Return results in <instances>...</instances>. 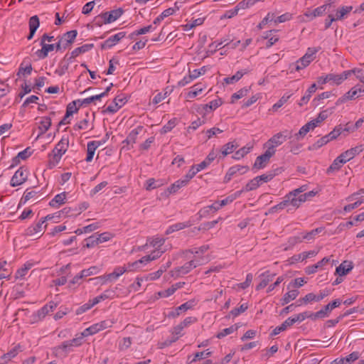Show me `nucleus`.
Instances as JSON below:
<instances>
[{"mask_svg":"<svg viewBox=\"0 0 364 364\" xmlns=\"http://www.w3.org/2000/svg\"><path fill=\"white\" fill-rule=\"evenodd\" d=\"M57 304L53 301L50 302L48 304L42 307L40 310L37 311L36 314L33 316V321H38L39 320L43 319L45 316L50 312L53 311L54 309H55Z\"/></svg>","mask_w":364,"mask_h":364,"instance_id":"7","label":"nucleus"},{"mask_svg":"<svg viewBox=\"0 0 364 364\" xmlns=\"http://www.w3.org/2000/svg\"><path fill=\"white\" fill-rule=\"evenodd\" d=\"M163 185V183L160 180H155L154 178H149L146 181V189L151 191L159 188Z\"/></svg>","mask_w":364,"mask_h":364,"instance_id":"54","label":"nucleus"},{"mask_svg":"<svg viewBox=\"0 0 364 364\" xmlns=\"http://www.w3.org/2000/svg\"><path fill=\"white\" fill-rule=\"evenodd\" d=\"M364 149L363 144L351 148L341 154V157L345 160L346 163L353 159L356 155L359 154Z\"/></svg>","mask_w":364,"mask_h":364,"instance_id":"10","label":"nucleus"},{"mask_svg":"<svg viewBox=\"0 0 364 364\" xmlns=\"http://www.w3.org/2000/svg\"><path fill=\"white\" fill-rule=\"evenodd\" d=\"M190 226H191V223L190 221L173 224L167 228V230H166V235H169L171 233H173V232L183 230L185 228H188Z\"/></svg>","mask_w":364,"mask_h":364,"instance_id":"29","label":"nucleus"},{"mask_svg":"<svg viewBox=\"0 0 364 364\" xmlns=\"http://www.w3.org/2000/svg\"><path fill=\"white\" fill-rule=\"evenodd\" d=\"M289 151L294 154H299L301 151L302 144L296 143L294 139L289 142Z\"/></svg>","mask_w":364,"mask_h":364,"instance_id":"61","label":"nucleus"},{"mask_svg":"<svg viewBox=\"0 0 364 364\" xmlns=\"http://www.w3.org/2000/svg\"><path fill=\"white\" fill-rule=\"evenodd\" d=\"M353 9V6H342L341 9H338L336 14V20L342 19L347 14L350 12Z\"/></svg>","mask_w":364,"mask_h":364,"instance_id":"52","label":"nucleus"},{"mask_svg":"<svg viewBox=\"0 0 364 364\" xmlns=\"http://www.w3.org/2000/svg\"><path fill=\"white\" fill-rule=\"evenodd\" d=\"M306 190V186H302L298 188H296L289 193H288V196L293 199L294 200L296 199L297 200L298 198H300V196H302V193Z\"/></svg>","mask_w":364,"mask_h":364,"instance_id":"48","label":"nucleus"},{"mask_svg":"<svg viewBox=\"0 0 364 364\" xmlns=\"http://www.w3.org/2000/svg\"><path fill=\"white\" fill-rule=\"evenodd\" d=\"M293 94L289 95H284L278 101L276 102L272 107V110L273 112H276L281 107L283 106L284 104H285L287 100L292 96Z\"/></svg>","mask_w":364,"mask_h":364,"instance_id":"50","label":"nucleus"},{"mask_svg":"<svg viewBox=\"0 0 364 364\" xmlns=\"http://www.w3.org/2000/svg\"><path fill=\"white\" fill-rule=\"evenodd\" d=\"M317 252L314 250H311L308 252H304L299 255H295L291 257V263L294 264L298 262L304 261V259L316 256Z\"/></svg>","mask_w":364,"mask_h":364,"instance_id":"17","label":"nucleus"},{"mask_svg":"<svg viewBox=\"0 0 364 364\" xmlns=\"http://www.w3.org/2000/svg\"><path fill=\"white\" fill-rule=\"evenodd\" d=\"M249 73L248 69H245L242 70L237 71L234 75L232 77H228L224 79V81L226 84H234L239 81L244 75Z\"/></svg>","mask_w":364,"mask_h":364,"instance_id":"27","label":"nucleus"},{"mask_svg":"<svg viewBox=\"0 0 364 364\" xmlns=\"http://www.w3.org/2000/svg\"><path fill=\"white\" fill-rule=\"evenodd\" d=\"M274 275L275 274L270 275L269 271H266L265 272L262 273L260 276L263 277L264 279L256 287V290H260L264 289L268 284V283L272 280V278Z\"/></svg>","mask_w":364,"mask_h":364,"instance_id":"35","label":"nucleus"},{"mask_svg":"<svg viewBox=\"0 0 364 364\" xmlns=\"http://www.w3.org/2000/svg\"><path fill=\"white\" fill-rule=\"evenodd\" d=\"M66 199V193L63 192L56 195L49 203V205L51 207H58L60 205H63L65 203Z\"/></svg>","mask_w":364,"mask_h":364,"instance_id":"33","label":"nucleus"},{"mask_svg":"<svg viewBox=\"0 0 364 364\" xmlns=\"http://www.w3.org/2000/svg\"><path fill=\"white\" fill-rule=\"evenodd\" d=\"M362 92H364V89H363L360 85H358L351 88L348 92H347V94L349 96L350 100H351L362 96Z\"/></svg>","mask_w":364,"mask_h":364,"instance_id":"38","label":"nucleus"},{"mask_svg":"<svg viewBox=\"0 0 364 364\" xmlns=\"http://www.w3.org/2000/svg\"><path fill=\"white\" fill-rule=\"evenodd\" d=\"M23 63H22L18 68V71L17 73V75L18 77L21 76V75H28L31 73L33 68L31 63L27 65L26 67H23Z\"/></svg>","mask_w":364,"mask_h":364,"instance_id":"59","label":"nucleus"},{"mask_svg":"<svg viewBox=\"0 0 364 364\" xmlns=\"http://www.w3.org/2000/svg\"><path fill=\"white\" fill-rule=\"evenodd\" d=\"M68 138L63 137L61 140L56 144L53 150V159L55 163H58L62 156L66 152L68 147Z\"/></svg>","mask_w":364,"mask_h":364,"instance_id":"4","label":"nucleus"},{"mask_svg":"<svg viewBox=\"0 0 364 364\" xmlns=\"http://www.w3.org/2000/svg\"><path fill=\"white\" fill-rule=\"evenodd\" d=\"M328 314L327 311H325L324 307L321 309L320 311L316 312V313H311L309 314V318L312 320H316L318 318H323L325 317L328 316Z\"/></svg>","mask_w":364,"mask_h":364,"instance_id":"63","label":"nucleus"},{"mask_svg":"<svg viewBox=\"0 0 364 364\" xmlns=\"http://www.w3.org/2000/svg\"><path fill=\"white\" fill-rule=\"evenodd\" d=\"M114 296V291L112 289H107L102 294L100 295L95 297L92 300H90L92 301V304L95 306V304L100 303L102 301H104L107 299H111Z\"/></svg>","mask_w":364,"mask_h":364,"instance_id":"25","label":"nucleus"},{"mask_svg":"<svg viewBox=\"0 0 364 364\" xmlns=\"http://www.w3.org/2000/svg\"><path fill=\"white\" fill-rule=\"evenodd\" d=\"M124 13L122 8L102 13L97 16L94 19V23L97 26H102L103 24L110 23L117 20Z\"/></svg>","mask_w":364,"mask_h":364,"instance_id":"1","label":"nucleus"},{"mask_svg":"<svg viewBox=\"0 0 364 364\" xmlns=\"http://www.w3.org/2000/svg\"><path fill=\"white\" fill-rule=\"evenodd\" d=\"M238 147V144L235 141L228 142L225 144L221 149V154L223 157L226 156L228 154L232 153L235 149Z\"/></svg>","mask_w":364,"mask_h":364,"instance_id":"37","label":"nucleus"},{"mask_svg":"<svg viewBox=\"0 0 364 364\" xmlns=\"http://www.w3.org/2000/svg\"><path fill=\"white\" fill-rule=\"evenodd\" d=\"M306 190V186H302L298 188H296L289 193H288V196L293 199L294 200L296 199L297 200L298 198H300V196H302V193Z\"/></svg>","mask_w":364,"mask_h":364,"instance_id":"49","label":"nucleus"},{"mask_svg":"<svg viewBox=\"0 0 364 364\" xmlns=\"http://www.w3.org/2000/svg\"><path fill=\"white\" fill-rule=\"evenodd\" d=\"M194 269V266L191 261L185 263L183 266L177 267L174 270L173 276L181 277V275L186 274Z\"/></svg>","mask_w":364,"mask_h":364,"instance_id":"21","label":"nucleus"},{"mask_svg":"<svg viewBox=\"0 0 364 364\" xmlns=\"http://www.w3.org/2000/svg\"><path fill=\"white\" fill-rule=\"evenodd\" d=\"M28 177V173L26 169L23 167H20L14 173L11 179L10 185L12 187H16L23 183Z\"/></svg>","mask_w":364,"mask_h":364,"instance_id":"6","label":"nucleus"},{"mask_svg":"<svg viewBox=\"0 0 364 364\" xmlns=\"http://www.w3.org/2000/svg\"><path fill=\"white\" fill-rule=\"evenodd\" d=\"M323 230L322 228H318L314 230H311L310 232H308L306 233H301V237L304 240H311L314 238V237L320 233Z\"/></svg>","mask_w":364,"mask_h":364,"instance_id":"57","label":"nucleus"},{"mask_svg":"<svg viewBox=\"0 0 364 364\" xmlns=\"http://www.w3.org/2000/svg\"><path fill=\"white\" fill-rule=\"evenodd\" d=\"M317 90V86L316 83H313L309 89L306 90L305 95L301 97L300 102H299V105L300 107L306 105L309 101L312 94L315 93Z\"/></svg>","mask_w":364,"mask_h":364,"instance_id":"23","label":"nucleus"},{"mask_svg":"<svg viewBox=\"0 0 364 364\" xmlns=\"http://www.w3.org/2000/svg\"><path fill=\"white\" fill-rule=\"evenodd\" d=\"M101 145V141H92L87 143L86 161L90 162L95 155L96 149Z\"/></svg>","mask_w":364,"mask_h":364,"instance_id":"16","label":"nucleus"},{"mask_svg":"<svg viewBox=\"0 0 364 364\" xmlns=\"http://www.w3.org/2000/svg\"><path fill=\"white\" fill-rule=\"evenodd\" d=\"M285 141L284 139H281V136H279V133L274 134L273 136H272L265 144V146L268 149L269 147H272L273 150H275V147L277 146L281 145L283 144Z\"/></svg>","mask_w":364,"mask_h":364,"instance_id":"26","label":"nucleus"},{"mask_svg":"<svg viewBox=\"0 0 364 364\" xmlns=\"http://www.w3.org/2000/svg\"><path fill=\"white\" fill-rule=\"evenodd\" d=\"M51 126V119L48 117H45L41 122V125L38 129L40 130L39 135L45 134Z\"/></svg>","mask_w":364,"mask_h":364,"instance_id":"41","label":"nucleus"},{"mask_svg":"<svg viewBox=\"0 0 364 364\" xmlns=\"http://www.w3.org/2000/svg\"><path fill=\"white\" fill-rule=\"evenodd\" d=\"M223 102L221 99H216L210 102L209 104H206L203 106V109L206 111H211L219 107L222 105Z\"/></svg>","mask_w":364,"mask_h":364,"instance_id":"55","label":"nucleus"},{"mask_svg":"<svg viewBox=\"0 0 364 364\" xmlns=\"http://www.w3.org/2000/svg\"><path fill=\"white\" fill-rule=\"evenodd\" d=\"M299 291L298 290L294 289L286 293L283 298L281 299V304L284 306L289 304L291 301L294 300L299 295Z\"/></svg>","mask_w":364,"mask_h":364,"instance_id":"32","label":"nucleus"},{"mask_svg":"<svg viewBox=\"0 0 364 364\" xmlns=\"http://www.w3.org/2000/svg\"><path fill=\"white\" fill-rule=\"evenodd\" d=\"M33 267V263L26 262L23 264V266L18 269L16 272L15 277L16 279H23L24 276L27 274L28 271Z\"/></svg>","mask_w":364,"mask_h":364,"instance_id":"42","label":"nucleus"},{"mask_svg":"<svg viewBox=\"0 0 364 364\" xmlns=\"http://www.w3.org/2000/svg\"><path fill=\"white\" fill-rule=\"evenodd\" d=\"M53 354L55 357H59L60 351L62 350L65 353V355H66L69 352H70L73 348L70 347V345H68V343L66 341H64L61 345L55 346L53 348Z\"/></svg>","mask_w":364,"mask_h":364,"instance_id":"34","label":"nucleus"},{"mask_svg":"<svg viewBox=\"0 0 364 364\" xmlns=\"http://www.w3.org/2000/svg\"><path fill=\"white\" fill-rule=\"evenodd\" d=\"M194 304H195V301L193 300H190V301L181 304V306H178L175 309L178 312H180V314H181V312H185L187 310L192 309L193 306H194Z\"/></svg>","mask_w":364,"mask_h":364,"instance_id":"64","label":"nucleus"},{"mask_svg":"<svg viewBox=\"0 0 364 364\" xmlns=\"http://www.w3.org/2000/svg\"><path fill=\"white\" fill-rule=\"evenodd\" d=\"M275 152L276 150H273L272 147H269L263 154L257 157L253 168L257 169L264 168Z\"/></svg>","mask_w":364,"mask_h":364,"instance_id":"5","label":"nucleus"},{"mask_svg":"<svg viewBox=\"0 0 364 364\" xmlns=\"http://www.w3.org/2000/svg\"><path fill=\"white\" fill-rule=\"evenodd\" d=\"M43 224H44V221H42L41 220L35 225L29 227L26 230V234L30 236H32L34 235H38V238L40 237L43 235Z\"/></svg>","mask_w":364,"mask_h":364,"instance_id":"19","label":"nucleus"},{"mask_svg":"<svg viewBox=\"0 0 364 364\" xmlns=\"http://www.w3.org/2000/svg\"><path fill=\"white\" fill-rule=\"evenodd\" d=\"M238 329V326L237 325H232L228 328L223 329L220 332H219L216 337L218 338H222L228 335H230Z\"/></svg>","mask_w":364,"mask_h":364,"instance_id":"51","label":"nucleus"},{"mask_svg":"<svg viewBox=\"0 0 364 364\" xmlns=\"http://www.w3.org/2000/svg\"><path fill=\"white\" fill-rule=\"evenodd\" d=\"M316 193L313 191H309L307 193H303L302 196H300V198H298L297 200L295 199L294 200H296L297 208H299L303 203L315 196Z\"/></svg>","mask_w":364,"mask_h":364,"instance_id":"44","label":"nucleus"},{"mask_svg":"<svg viewBox=\"0 0 364 364\" xmlns=\"http://www.w3.org/2000/svg\"><path fill=\"white\" fill-rule=\"evenodd\" d=\"M77 35V31L76 30H72L66 32L63 36H59L64 44V50L70 46V45L74 42Z\"/></svg>","mask_w":364,"mask_h":364,"instance_id":"12","label":"nucleus"},{"mask_svg":"<svg viewBox=\"0 0 364 364\" xmlns=\"http://www.w3.org/2000/svg\"><path fill=\"white\" fill-rule=\"evenodd\" d=\"M248 309L247 304H242L238 308H235L230 312V316L236 317L239 316L240 314L245 312Z\"/></svg>","mask_w":364,"mask_h":364,"instance_id":"60","label":"nucleus"},{"mask_svg":"<svg viewBox=\"0 0 364 364\" xmlns=\"http://www.w3.org/2000/svg\"><path fill=\"white\" fill-rule=\"evenodd\" d=\"M316 127L317 125L313 120L307 122L305 125L300 128L297 133L294 134V139L299 141L303 139L310 130L314 129Z\"/></svg>","mask_w":364,"mask_h":364,"instance_id":"9","label":"nucleus"},{"mask_svg":"<svg viewBox=\"0 0 364 364\" xmlns=\"http://www.w3.org/2000/svg\"><path fill=\"white\" fill-rule=\"evenodd\" d=\"M284 208H287L288 213L297 209L296 200L291 199L288 194L283 198L282 202L270 208L269 213L273 214Z\"/></svg>","mask_w":364,"mask_h":364,"instance_id":"2","label":"nucleus"},{"mask_svg":"<svg viewBox=\"0 0 364 364\" xmlns=\"http://www.w3.org/2000/svg\"><path fill=\"white\" fill-rule=\"evenodd\" d=\"M293 326V322L290 318L286 319L280 326L276 327L270 333L271 336H275L282 331H284L288 327Z\"/></svg>","mask_w":364,"mask_h":364,"instance_id":"31","label":"nucleus"},{"mask_svg":"<svg viewBox=\"0 0 364 364\" xmlns=\"http://www.w3.org/2000/svg\"><path fill=\"white\" fill-rule=\"evenodd\" d=\"M311 61H313V60L309 58V55H304L301 58H299L293 65H294L295 70L296 71H299L300 70L307 67Z\"/></svg>","mask_w":364,"mask_h":364,"instance_id":"24","label":"nucleus"},{"mask_svg":"<svg viewBox=\"0 0 364 364\" xmlns=\"http://www.w3.org/2000/svg\"><path fill=\"white\" fill-rule=\"evenodd\" d=\"M77 100H74L67 105L66 108V117H69L78 111L79 107H77Z\"/></svg>","mask_w":364,"mask_h":364,"instance_id":"56","label":"nucleus"},{"mask_svg":"<svg viewBox=\"0 0 364 364\" xmlns=\"http://www.w3.org/2000/svg\"><path fill=\"white\" fill-rule=\"evenodd\" d=\"M329 261H330V258H328V257H323L321 260L318 262L316 264H313L311 266L307 267L305 269V272L307 274H314V273H316L317 272V269L318 268L322 267L323 266H324L325 264L328 263Z\"/></svg>","mask_w":364,"mask_h":364,"instance_id":"20","label":"nucleus"},{"mask_svg":"<svg viewBox=\"0 0 364 364\" xmlns=\"http://www.w3.org/2000/svg\"><path fill=\"white\" fill-rule=\"evenodd\" d=\"M28 25L30 32L28 36H27V38L28 40H31L34 36L37 29L40 26V21L38 16L35 15L31 16L29 19Z\"/></svg>","mask_w":364,"mask_h":364,"instance_id":"14","label":"nucleus"},{"mask_svg":"<svg viewBox=\"0 0 364 364\" xmlns=\"http://www.w3.org/2000/svg\"><path fill=\"white\" fill-rule=\"evenodd\" d=\"M94 47L92 43L85 44L80 47L76 48L72 51V57H77L80 54L90 50Z\"/></svg>","mask_w":364,"mask_h":364,"instance_id":"40","label":"nucleus"},{"mask_svg":"<svg viewBox=\"0 0 364 364\" xmlns=\"http://www.w3.org/2000/svg\"><path fill=\"white\" fill-rule=\"evenodd\" d=\"M353 268L351 261L345 260L336 269V274L342 277L348 274Z\"/></svg>","mask_w":364,"mask_h":364,"instance_id":"13","label":"nucleus"},{"mask_svg":"<svg viewBox=\"0 0 364 364\" xmlns=\"http://www.w3.org/2000/svg\"><path fill=\"white\" fill-rule=\"evenodd\" d=\"M100 331V326L97 323L93 324L91 326L85 328L82 333V337H87L93 334L97 333Z\"/></svg>","mask_w":364,"mask_h":364,"instance_id":"46","label":"nucleus"},{"mask_svg":"<svg viewBox=\"0 0 364 364\" xmlns=\"http://www.w3.org/2000/svg\"><path fill=\"white\" fill-rule=\"evenodd\" d=\"M252 148L253 145L249 143L246 146L235 151V154L232 156V158L236 160H240L246 154H247L252 149Z\"/></svg>","mask_w":364,"mask_h":364,"instance_id":"30","label":"nucleus"},{"mask_svg":"<svg viewBox=\"0 0 364 364\" xmlns=\"http://www.w3.org/2000/svg\"><path fill=\"white\" fill-rule=\"evenodd\" d=\"M328 6V4H324V5L321 6H319V7L315 9L312 11L306 12L305 14V15L307 17H310L311 19H313L314 18H315L316 16H319L323 15L325 13L326 9Z\"/></svg>","mask_w":364,"mask_h":364,"instance_id":"36","label":"nucleus"},{"mask_svg":"<svg viewBox=\"0 0 364 364\" xmlns=\"http://www.w3.org/2000/svg\"><path fill=\"white\" fill-rule=\"evenodd\" d=\"M99 238L97 234H94L85 239L86 243L83 245V247L91 248L95 245L100 244Z\"/></svg>","mask_w":364,"mask_h":364,"instance_id":"45","label":"nucleus"},{"mask_svg":"<svg viewBox=\"0 0 364 364\" xmlns=\"http://www.w3.org/2000/svg\"><path fill=\"white\" fill-rule=\"evenodd\" d=\"M357 71L359 73L361 70L360 69H353L350 70H345L341 74L329 73L328 74L329 83L332 85H339L349 76L353 73H355Z\"/></svg>","mask_w":364,"mask_h":364,"instance_id":"3","label":"nucleus"},{"mask_svg":"<svg viewBox=\"0 0 364 364\" xmlns=\"http://www.w3.org/2000/svg\"><path fill=\"white\" fill-rule=\"evenodd\" d=\"M99 272H100V268L98 267L92 266L88 269L82 270L80 272H81L83 278H85V277H89L91 275L96 274Z\"/></svg>","mask_w":364,"mask_h":364,"instance_id":"62","label":"nucleus"},{"mask_svg":"<svg viewBox=\"0 0 364 364\" xmlns=\"http://www.w3.org/2000/svg\"><path fill=\"white\" fill-rule=\"evenodd\" d=\"M330 141L331 140L329 139L328 136L325 135L324 136H323L321 139H319L314 144H313L312 145L309 146L308 147V149L309 151L316 150V149L321 148V146H323V145L326 144Z\"/></svg>","mask_w":364,"mask_h":364,"instance_id":"39","label":"nucleus"},{"mask_svg":"<svg viewBox=\"0 0 364 364\" xmlns=\"http://www.w3.org/2000/svg\"><path fill=\"white\" fill-rule=\"evenodd\" d=\"M282 168H277L276 169L271 170L264 174L257 176V178H258L260 184L262 183H267L270 181L274 177L282 173Z\"/></svg>","mask_w":364,"mask_h":364,"instance_id":"15","label":"nucleus"},{"mask_svg":"<svg viewBox=\"0 0 364 364\" xmlns=\"http://www.w3.org/2000/svg\"><path fill=\"white\" fill-rule=\"evenodd\" d=\"M185 182H183L181 179L176 181L170 187L168 188V192L170 194L176 193L180 188L185 186Z\"/></svg>","mask_w":364,"mask_h":364,"instance_id":"58","label":"nucleus"},{"mask_svg":"<svg viewBox=\"0 0 364 364\" xmlns=\"http://www.w3.org/2000/svg\"><path fill=\"white\" fill-rule=\"evenodd\" d=\"M143 129L142 126H138L136 129L131 131V132L127 136V139L123 141V144H127V145H133L136 140L138 134Z\"/></svg>","mask_w":364,"mask_h":364,"instance_id":"18","label":"nucleus"},{"mask_svg":"<svg viewBox=\"0 0 364 364\" xmlns=\"http://www.w3.org/2000/svg\"><path fill=\"white\" fill-rule=\"evenodd\" d=\"M302 241L303 238L301 235L289 237L287 242V246L284 248V250L291 249L295 245L301 242Z\"/></svg>","mask_w":364,"mask_h":364,"instance_id":"53","label":"nucleus"},{"mask_svg":"<svg viewBox=\"0 0 364 364\" xmlns=\"http://www.w3.org/2000/svg\"><path fill=\"white\" fill-rule=\"evenodd\" d=\"M260 183L258 180V178H257V177L254 178L253 179L250 180L245 186V187L240 191H237L236 192V195H240L242 192L243 191H245V192H248V191H253V190H255L257 189L259 186H260Z\"/></svg>","mask_w":364,"mask_h":364,"instance_id":"28","label":"nucleus"},{"mask_svg":"<svg viewBox=\"0 0 364 364\" xmlns=\"http://www.w3.org/2000/svg\"><path fill=\"white\" fill-rule=\"evenodd\" d=\"M126 97H122L121 96H117L112 102L106 108L105 112L109 113H115L123 105L127 102Z\"/></svg>","mask_w":364,"mask_h":364,"instance_id":"11","label":"nucleus"},{"mask_svg":"<svg viewBox=\"0 0 364 364\" xmlns=\"http://www.w3.org/2000/svg\"><path fill=\"white\" fill-rule=\"evenodd\" d=\"M344 164H346L345 160L339 155L327 168L326 173L330 174L334 171H338Z\"/></svg>","mask_w":364,"mask_h":364,"instance_id":"22","label":"nucleus"},{"mask_svg":"<svg viewBox=\"0 0 364 364\" xmlns=\"http://www.w3.org/2000/svg\"><path fill=\"white\" fill-rule=\"evenodd\" d=\"M126 36L125 32H119L114 36L108 38L105 41H104L102 45V49L110 48L114 45H116L122 38H123Z\"/></svg>","mask_w":364,"mask_h":364,"instance_id":"8","label":"nucleus"},{"mask_svg":"<svg viewBox=\"0 0 364 364\" xmlns=\"http://www.w3.org/2000/svg\"><path fill=\"white\" fill-rule=\"evenodd\" d=\"M68 55L65 56L63 60H62L60 63L58 68L55 70V73L58 75L59 76H63L65 75V72L68 70L69 68V62H66V58Z\"/></svg>","mask_w":364,"mask_h":364,"instance_id":"43","label":"nucleus"},{"mask_svg":"<svg viewBox=\"0 0 364 364\" xmlns=\"http://www.w3.org/2000/svg\"><path fill=\"white\" fill-rule=\"evenodd\" d=\"M205 19V17L194 19L191 23H186V25L182 26L183 29V31H187L191 30L198 26H200L203 23Z\"/></svg>","mask_w":364,"mask_h":364,"instance_id":"47","label":"nucleus"}]
</instances>
